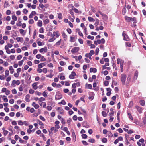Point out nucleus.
<instances>
[{"mask_svg":"<svg viewBox=\"0 0 146 146\" xmlns=\"http://www.w3.org/2000/svg\"><path fill=\"white\" fill-rule=\"evenodd\" d=\"M14 100L13 99H11L9 101V103L10 104H13L14 103Z\"/></svg>","mask_w":146,"mask_h":146,"instance_id":"774afa93","label":"nucleus"},{"mask_svg":"<svg viewBox=\"0 0 146 146\" xmlns=\"http://www.w3.org/2000/svg\"><path fill=\"white\" fill-rule=\"evenodd\" d=\"M60 65L62 66L65 65L66 63L63 61H60Z\"/></svg>","mask_w":146,"mask_h":146,"instance_id":"37998d69","label":"nucleus"},{"mask_svg":"<svg viewBox=\"0 0 146 146\" xmlns=\"http://www.w3.org/2000/svg\"><path fill=\"white\" fill-rule=\"evenodd\" d=\"M82 142L83 144L84 145L86 146L88 145V143L85 141H82Z\"/></svg>","mask_w":146,"mask_h":146,"instance_id":"13d9d810","label":"nucleus"},{"mask_svg":"<svg viewBox=\"0 0 146 146\" xmlns=\"http://www.w3.org/2000/svg\"><path fill=\"white\" fill-rule=\"evenodd\" d=\"M59 104H62L64 105L66 104V102L64 100H62L61 102H60L58 103Z\"/></svg>","mask_w":146,"mask_h":146,"instance_id":"a878e982","label":"nucleus"},{"mask_svg":"<svg viewBox=\"0 0 146 146\" xmlns=\"http://www.w3.org/2000/svg\"><path fill=\"white\" fill-rule=\"evenodd\" d=\"M8 6H9V5L8 1H5L4 5V7L5 8H7Z\"/></svg>","mask_w":146,"mask_h":146,"instance_id":"5701e85b","label":"nucleus"},{"mask_svg":"<svg viewBox=\"0 0 146 146\" xmlns=\"http://www.w3.org/2000/svg\"><path fill=\"white\" fill-rule=\"evenodd\" d=\"M104 84L105 86H107L109 84V82L107 81H105L104 82Z\"/></svg>","mask_w":146,"mask_h":146,"instance_id":"e433bc0d","label":"nucleus"},{"mask_svg":"<svg viewBox=\"0 0 146 146\" xmlns=\"http://www.w3.org/2000/svg\"><path fill=\"white\" fill-rule=\"evenodd\" d=\"M126 75L125 74H122L121 75L120 78L121 80L123 85L125 84V82L126 80Z\"/></svg>","mask_w":146,"mask_h":146,"instance_id":"f257e3e1","label":"nucleus"},{"mask_svg":"<svg viewBox=\"0 0 146 146\" xmlns=\"http://www.w3.org/2000/svg\"><path fill=\"white\" fill-rule=\"evenodd\" d=\"M83 139H86L87 137V135L86 134H83L81 135Z\"/></svg>","mask_w":146,"mask_h":146,"instance_id":"c756f323","label":"nucleus"},{"mask_svg":"<svg viewBox=\"0 0 146 146\" xmlns=\"http://www.w3.org/2000/svg\"><path fill=\"white\" fill-rule=\"evenodd\" d=\"M136 108L137 109L139 113H141L142 111L141 108L139 106H136Z\"/></svg>","mask_w":146,"mask_h":146,"instance_id":"a211bd4d","label":"nucleus"},{"mask_svg":"<svg viewBox=\"0 0 146 146\" xmlns=\"http://www.w3.org/2000/svg\"><path fill=\"white\" fill-rule=\"evenodd\" d=\"M80 50L79 47H74L71 50V52L73 54L78 52Z\"/></svg>","mask_w":146,"mask_h":146,"instance_id":"20e7f679","label":"nucleus"},{"mask_svg":"<svg viewBox=\"0 0 146 146\" xmlns=\"http://www.w3.org/2000/svg\"><path fill=\"white\" fill-rule=\"evenodd\" d=\"M11 13V11L10 10H8L6 11V14L7 15H9Z\"/></svg>","mask_w":146,"mask_h":146,"instance_id":"bf43d9fd","label":"nucleus"},{"mask_svg":"<svg viewBox=\"0 0 146 146\" xmlns=\"http://www.w3.org/2000/svg\"><path fill=\"white\" fill-rule=\"evenodd\" d=\"M56 38L54 37H52V38L50 39L48 41L50 42H52L54 41L55 39Z\"/></svg>","mask_w":146,"mask_h":146,"instance_id":"c85d7f7f","label":"nucleus"},{"mask_svg":"<svg viewBox=\"0 0 146 146\" xmlns=\"http://www.w3.org/2000/svg\"><path fill=\"white\" fill-rule=\"evenodd\" d=\"M39 32L41 33H44V29L43 27H42L40 29Z\"/></svg>","mask_w":146,"mask_h":146,"instance_id":"338daca9","label":"nucleus"},{"mask_svg":"<svg viewBox=\"0 0 146 146\" xmlns=\"http://www.w3.org/2000/svg\"><path fill=\"white\" fill-rule=\"evenodd\" d=\"M99 23V20L97 19H96V22L95 23V25L96 26Z\"/></svg>","mask_w":146,"mask_h":146,"instance_id":"a18cd8bd","label":"nucleus"},{"mask_svg":"<svg viewBox=\"0 0 146 146\" xmlns=\"http://www.w3.org/2000/svg\"><path fill=\"white\" fill-rule=\"evenodd\" d=\"M41 55L40 54H38L37 55H36V58L37 59H40V58H41Z\"/></svg>","mask_w":146,"mask_h":146,"instance_id":"e2e57ef3","label":"nucleus"},{"mask_svg":"<svg viewBox=\"0 0 146 146\" xmlns=\"http://www.w3.org/2000/svg\"><path fill=\"white\" fill-rule=\"evenodd\" d=\"M61 40L60 39L56 43V45L57 46H59L60 45L61 43Z\"/></svg>","mask_w":146,"mask_h":146,"instance_id":"3c124183","label":"nucleus"},{"mask_svg":"<svg viewBox=\"0 0 146 146\" xmlns=\"http://www.w3.org/2000/svg\"><path fill=\"white\" fill-rule=\"evenodd\" d=\"M77 117L76 115H74L73 117V119L74 121H76L77 119Z\"/></svg>","mask_w":146,"mask_h":146,"instance_id":"680f3d73","label":"nucleus"},{"mask_svg":"<svg viewBox=\"0 0 146 146\" xmlns=\"http://www.w3.org/2000/svg\"><path fill=\"white\" fill-rule=\"evenodd\" d=\"M60 36V34L59 33V31H57L56 32H53V35L52 36H56L57 38H58Z\"/></svg>","mask_w":146,"mask_h":146,"instance_id":"6e6552de","label":"nucleus"},{"mask_svg":"<svg viewBox=\"0 0 146 146\" xmlns=\"http://www.w3.org/2000/svg\"><path fill=\"white\" fill-rule=\"evenodd\" d=\"M38 124L40 125H41V128H44V127H43L44 125L43 123L41 121H40V122L39 123H38Z\"/></svg>","mask_w":146,"mask_h":146,"instance_id":"a19ab883","label":"nucleus"},{"mask_svg":"<svg viewBox=\"0 0 146 146\" xmlns=\"http://www.w3.org/2000/svg\"><path fill=\"white\" fill-rule=\"evenodd\" d=\"M23 62V60H21L19 61L18 62V65L19 66H21Z\"/></svg>","mask_w":146,"mask_h":146,"instance_id":"c9c22d12","label":"nucleus"},{"mask_svg":"<svg viewBox=\"0 0 146 146\" xmlns=\"http://www.w3.org/2000/svg\"><path fill=\"white\" fill-rule=\"evenodd\" d=\"M73 10L70 9V13L72 15V17H74V13L72 11Z\"/></svg>","mask_w":146,"mask_h":146,"instance_id":"79ce46f5","label":"nucleus"},{"mask_svg":"<svg viewBox=\"0 0 146 146\" xmlns=\"http://www.w3.org/2000/svg\"><path fill=\"white\" fill-rule=\"evenodd\" d=\"M44 24V25H46L49 22V19H46L45 20H43Z\"/></svg>","mask_w":146,"mask_h":146,"instance_id":"aec40b11","label":"nucleus"},{"mask_svg":"<svg viewBox=\"0 0 146 146\" xmlns=\"http://www.w3.org/2000/svg\"><path fill=\"white\" fill-rule=\"evenodd\" d=\"M9 70L11 73L13 74L14 72V70L12 66H11L9 67Z\"/></svg>","mask_w":146,"mask_h":146,"instance_id":"f3484780","label":"nucleus"},{"mask_svg":"<svg viewBox=\"0 0 146 146\" xmlns=\"http://www.w3.org/2000/svg\"><path fill=\"white\" fill-rule=\"evenodd\" d=\"M144 114L145 115V117L142 118V123L139 125L141 127L143 126L146 124V112L144 113Z\"/></svg>","mask_w":146,"mask_h":146,"instance_id":"7ed1b4c3","label":"nucleus"},{"mask_svg":"<svg viewBox=\"0 0 146 146\" xmlns=\"http://www.w3.org/2000/svg\"><path fill=\"white\" fill-rule=\"evenodd\" d=\"M88 142H91L92 143H94L95 142V140L93 138H90V139L88 140Z\"/></svg>","mask_w":146,"mask_h":146,"instance_id":"393cba45","label":"nucleus"},{"mask_svg":"<svg viewBox=\"0 0 146 146\" xmlns=\"http://www.w3.org/2000/svg\"><path fill=\"white\" fill-rule=\"evenodd\" d=\"M30 96L28 94H27L25 96V101L27 102H29L30 101L29 98H30Z\"/></svg>","mask_w":146,"mask_h":146,"instance_id":"4468645a","label":"nucleus"},{"mask_svg":"<svg viewBox=\"0 0 146 146\" xmlns=\"http://www.w3.org/2000/svg\"><path fill=\"white\" fill-rule=\"evenodd\" d=\"M32 86L33 88L35 90H36L38 88V86L37 85V83L35 82L32 84Z\"/></svg>","mask_w":146,"mask_h":146,"instance_id":"f8f14e48","label":"nucleus"},{"mask_svg":"<svg viewBox=\"0 0 146 146\" xmlns=\"http://www.w3.org/2000/svg\"><path fill=\"white\" fill-rule=\"evenodd\" d=\"M88 19L89 21L90 22H92L94 21V19L90 17H88Z\"/></svg>","mask_w":146,"mask_h":146,"instance_id":"bb28decb","label":"nucleus"},{"mask_svg":"<svg viewBox=\"0 0 146 146\" xmlns=\"http://www.w3.org/2000/svg\"><path fill=\"white\" fill-rule=\"evenodd\" d=\"M47 49L46 47H45L44 48H42L39 50V52L40 53H42L43 52H44L45 53L47 51Z\"/></svg>","mask_w":146,"mask_h":146,"instance_id":"0eeeda50","label":"nucleus"},{"mask_svg":"<svg viewBox=\"0 0 146 146\" xmlns=\"http://www.w3.org/2000/svg\"><path fill=\"white\" fill-rule=\"evenodd\" d=\"M9 72L8 70H6L5 71V74L6 76H8L9 75Z\"/></svg>","mask_w":146,"mask_h":146,"instance_id":"6e6d98bb","label":"nucleus"},{"mask_svg":"<svg viewBox=\"0 0 146 146\" xmlns=\"http://www.w3.org/2000/svg\"><path fill=\"white\" fill-rule=\"evenodd\" d=\"M102 141L104 143H106L107 142V139L106 138H104L102 139Z\"/></svg>","mask_w":146,"mask_h":146,"instance_id":"b1692460","label":"nucleus"},{"mask_svg":"<svg viewBox=\"0 0 146 146\" xmlns=\"http://www.w3.org/2000/svg\"><path fill=\"white\" fill-rule=\"evenodd\" d=\"M37 25L38 26L41 27L42 25V21L39 20L38 22L37 23Z\"/></svg>","mask_w":146,"mask_h":146,"instance_id":"dca6fc26","label":"nucleus"},{"mask_svg":"<svg viewBox=\"0 0 146 146\" xmlns=\"http://www.w3.org/2000/svg\"><path fill=\"white\" fill-rule=\"evenodd\" d=\"M62 98L61 95L59 94H56V95L55 98L56 99L58 100L61 99Z\"/></svg>","mask_w":146,"mask_h":146,"instance_id":"9d476101","label":"nucleus"},{"mask_svg":"<svg viewBox=\"0 0 146 146\" xmlns=\"http://www.w3.org/2000/svg\"><path fill=\"white\" fill-rule=\"evenodd\" d=\"M125 31H124L122 33L123 39L125 40L129 41L130 40V39L127 35L125 33Z\"/></svg>","mask_w":146,"mask_h":146,"instance_id":"f03ea898","label":"nucleus"},{"mask_svg":"<svg viewBox=\"0 0 146 146\" xmlns=\"http://www.w3.org/2000/svg\"><path fill=\"white\" fill-rule=\"evenodd\" d=\"M121 113V112L120 111H118L117 112V119L119 121H120V115Z\"/></svg>","mask_w":146,"mask_h":146,"instance_id":"6ab92c4d","label":"nucleus"},{"mask_svg":"<svg viewBox=\"0 0 146 146\" xmlns=\"http://www.w3.org/2000/svg\"><path fill=\"white\" fill-rule=\"evenodd\" d=\"M102 114L104 117H106L107 116V113L106 112L104 111H102Z\"/></svg>","mask_w":146,"mask_h":146,"instance_id":"cd10ccee","label":"nucleus"},{"mask_svg":"<svg viewBox=\"0 0 146 146\" xmlns=\"http://www.w3.org/2000/svg\"><path fill=\"white\" fill-rule=\"evenodd\" d=\"M39 118L41 120L43 121H44L45 120V119L42 116H40Z\"/></svg>","mask_w":146,"mask_h":146,"instance_id":"4d7b16f0","label":"nucleus"},{"mask_svg":"<svg viewBox=\"0 0 146 146\" xmlns=\"http://www.w3.org/2000/svg\"><path fill=\"white\" fill-rule=\"evenodd\" d=\"M29 24H32L34 23V21L33 19H31L28 21Z\"/></svg>","mask_w":146,"mask_h":146,"instance_id":"2f4dec72","label":"nucleus"},{"mask_svg":"<svg viewBox=\"0 0 146 146\" xmlns=\"http://www.w3.org/2000/svg\"><path fill=\"white\" fill-rule=\"evenodd\" d=\"M18 124L19 125H22L23 124V123L22 122L21 120L18 121Z\"/></svg>","mask_w":146,"mask_h":146,"instance_id":"09e8293b","label":"nucleus"},{"mask_svg":"<svg viewBox=\"0 0 146 146\" xmlns=\"http://www.w3.org/2000/svg\"><path fill=\"white\" fill-rule=\"evenodd\" d=\"M102 17H103V19L105 20H106L108 19V17L106 15L104 14L103 15Z\"/></svg>","mask_w":146,"mask_h":146,"instance_id":"603ef678","label":"nucleus"},{"mask_svg":"<svg viewBox=\"0 0 146 146\" xmlns=\"http://www.w3.org/2000/svg\"><path fill=\"white\" fill-rule=\"evenodd\" d=\"M138 74V72L137 70H136L134 76V80H135L137 78Z\"/></svg>","mask_w":146,"mask_h":146,"instance_id":"9b49d317","label":"nucleus"},{"mask_svg":"<svg viewBox=\"0 0 146 146\" xmlns=\"http://www.w3.org/2000/svg\"><path fill=\"white\" fill-rule=\"evenodd\" d=\"M126 12V9L125 8H123L122 9V13L124 15Z\"/></svg>","mask_w":146,"mask_h":146,"instance_id":"f704fd0d","label":"nucleus"},{"mask_svg":"<svg viewBox=\"0 0 146 146\" xmlns=\"http://www.w3.org/2000/svg\"><path fill=\"white\" fill-rule=\"evenodd\" d=\"M125 18L127 22H130L131 17L126 16L125 17Z\"/></svg>","mask_w":146,"mask_h":146,"instance_id":"2eb2a0df","label":"nucleus"},{"mask_svg":"<svg viewBox=\"0 0 146 146\" xmlns=\"http://www.w3.org/2000/svg\"><path fill=\"white\" fill-rule=\"evenodd\" d=\"M58 17L59 19H61L62 18V16L61 13H60L58 14Z\"/></svg>","mask_w":146,"mask_h":146,"instance_id":"4c0bfd02","label":"nucleus"},{"mask_svg":"<svg viewBox=\"0 0 146 146\" xmlns=\"http://www.w3.org/2000/svg\"><path fill=\"white\" fill-rule=\"evenodd\" d=\"M22 58V56L21 55H19L17 56V60H20Z\"/></svg>","mask_w":146,"mask_h":146,"instance_id":"69168bd1","label":"nucleus"},{"mask_svg":"<svg viewBox=\"0 0 146 146\" xmlns=\"http://www.w3.org/2000/svg\"><path fill=\"white\" fill-rule=\"evenodd\" d=\"M12 92L13 94H15L17 93V91L15 89H13L12 90Z\"/></svg>","mask_w":146,"mask_h":146,"instance_id":"052dcab7","label":"nucleus"},{"mask_svg":"<svg viewBox=\"0 0 146 146\" xmlns=\"http://www.w3.org/2000/svg\"><path fill=\"white\" fill-rule=\"evenodd\" d=\"M47 109L48 110L50 111L52 109V107L50 106H48L47 107Z\"/></svg>","mask_w":146,"mask_h":146,"instance_id":"49530a36","label":"nucleus"},{"mask_svg":"<svg viewBox=\"0 0 146 146\" xmlns=\"http://www.w3.org/2000/svg\"><path fill=\"white\" fill-rule=\"evenodd\" d=\"M57 110L58 111L59 113L60 114H63L64 113V111L62 107H58Z\"/></svg>","mask_w":146,"mask_h":146,"instance_id":"39448f33","label":"nucleus"},{"mask_svg":"<svg viewBox=\"0 0 146 146\" xmlns=\"http://www.w3.org/2000/svg\"><path fill=\"white\" fill-rule=\"evenodd\" d=\"M12 19L14 21H16L17 19V17L15 15H13L12 16Z\"/></svg>","mask_w":146,"mask_h":146,"instance_id":"864d4df0","label":"nucleus"},{"mask_svg":"<svg viewBox=\"0 0 146 146\" xmlns=\"http://www.w3.org/2000/svg\"><path fill=\"white\" fill-rule=\"evenodd\" d=\"M82 125L83 127L86 128H88L89 127V125L88 124L86 121H84L82 124Z\"/></svg>","mask_w":146,"mask_h":146,"instance_id":"423d86ee","label":"nucleus"},{"mask_svg":"<svg viewBox=\"0 0 146 146\" xmlns=\"http://www.w3.org/2000/svg\"><path fill=\"white\" fill-rule=\"evenodd\" d=\"M16 39L17 42L21 41V40L22 41L23 40V38L22 37H17L16 38Z\"/></svg>","mask_w":146,"mask_h":146,"instance_id":"412c9836","label":"nucleus"},{"mask_svg":"<svg viewBox=\"0 0 146 146\" xmlns=\"http://www.w3.org/2000/svg\"><path fill=\"white\" fill-rule=\"evenodd\" d=\"M42 95L44 97L46 98L47 96V95L46 94V92L45 91H44L42 93Z\"/></svg>","mask_w":146,"mask_h":146,"instance_id":"58836bf2","label":"nucleus"},{"mask_svg":"<svg viewBox=\"0 0 146 146\" xmlns=\"http://www.w3.org/2000/svg\"><path fill=\"white\" fill-rule=\"evenodd\" d=\"M39 7L42 9H43L45 7V6L42 3H40L39 4Z\"/></svg>","mask_w":146,"mask_h":146,"instance_id":"c03bdc74","label":"nucleus"},{"mask_svg":"<svg viewBox=\"0 0 146 146\" xmlns=\"http://www.w3.org/2000/svg\"><path fill=\"white\" fill-rule=\"evenodd\" d=\"M140 104L143 106L145 105V101L144 100H142L140 101Z\"/></svg>","mask_w":146,"mask_h":146,"instance_id":"4be33fe9","label":"nucleus"},{"mask_svg":"<svg viewBox=\"0 0 146 146\" xmlns=\"http://www.w3.org/2000/svg\"><path fill=\"white\" fill-rule=\"evenodd\" d=\"M128 115L129 116V118L131 119V120H133V117H132V116L131 115V114L130 113H128Z\"/></svg>","mask_w":146,"mask_h":146,"instance_id":"ea45409f","label":"nucleus"},{"mask_svg":"<svg viewBox=\"0 0 146 146\" xmlns=\"http://www.w3.org/2000/svg\"><path fill=\"white\" fill-rule=\"evenodd\" d=\"M42 71L44 73H46L47 72V69L46 68H44L42 70Z\"/></svg>","mask_w":146,"mask_h":146,"instance_id":"0e129e2a","label":"nucleus"},{"mask_svg":"<svg viewBox=\"0 0 146 146\" xmlns=\"http://www.w3.org/2000/svg\"><path fill=\"white\" fill-rule=\"evenodd\" d=\"M62 35L65 40L67 39V36L64 32H63L62 33Z\"/></svg>","mask_w":146,"mask_h":146,"instance_id":"ddd939ff","label":"nucleus"},{"mask_svg":"<svg viewBox=\"0 0 146 146\" xmlns=\"http://www.w3.org/2000/svg\"><path fill=\"white\" fill-rule=\"evenodd\" d=\"M90 72L95 73L97 72V69L95 68H91L90 69Z\"/></svg>","mask_w":146,"mask_h":146,"instance_id":"1a4fd4ad","label":"nucleus"},{"mask_svg":"<svg viewBox=\"0 0 146 146\" xmlns=\"http://www.w3.org/2000/svg\"><path fill=\"white\" fill-rule=\"evenodd\" d=\"M137 21L136 18L135 17L131 18V17L130 21L135 22Z\"/></svg>","mask_w":146,"mask_h":146,"instance_id":"72a5a7b5","label":"nucleus"},{"mask_svg":"<svg viewBox=\"0 0 146 146\" xmlns=\"http://www.w3.org/2000/svg\"><path fill=\"white\" fill-rule=\"evenodd\" d=\"M45 100V99L43 97H41L39 99V101L42 102L44 101Z\"/></svg>","mask_w":146,"mask_h":146,"instance_id":"8fccbe9b","label":"nucleus"},{"mask_svg":"<svg viewBox=\"0 0 146 146\" xmlns=\"http://www.w3.org/2000/svg\"><path fill=\"white\" fill-rule=\"evenodd\" d=\"M87 38L88 39H90L91 40H93L94 39V37L91 36L90 35H89L87 36Z\"/></svg>","mask_w":146,"mask_h":146,"instance_id":"7c9ffc66","label":"nucleus"},{"mask_svg":"<svg viewBox=\"0 0 146 146\" xmlns=\"http://www.w3.org/2000/svg\"><path fill=\"white\" fill-rule=\"evenodd\" d=\"M113 136V134L111 133L110 131L108 132V136L109 137H112Z\"/></svg>","mask_w":146,"mask_h":146,"instance_id":"5fc2aeb1","label":"nucleus"},{"mask_svg":"<svg viewBox=\"0 0 146 146\" xmlns=\"http://www.w3.org/2000/svg\"><path fill=\"white\" fill-rule=\"evenodd\" d=\"M34 90L32 89H30L29 90V93L31 94L34 93Z\"/></svg>","mask_w":146,"mask_h":146,"instance_id":"de8ad7c7","label":"nucleus"},{"mask_svg":"<svg viewBox=\"0 0 146 146\" xmlns=\"http://www.w3.org/2000/svg\"><path fill=\"white\" fill-rule=\"evenodd\" d=\"M125 44L126 46H128L129 47H131V44L128 42H126L125 43Z\"/></svg>","mask_w":146,"mask_h":146,"instance_id":"473e14b6","label":"nucleus"}]
</instances>
